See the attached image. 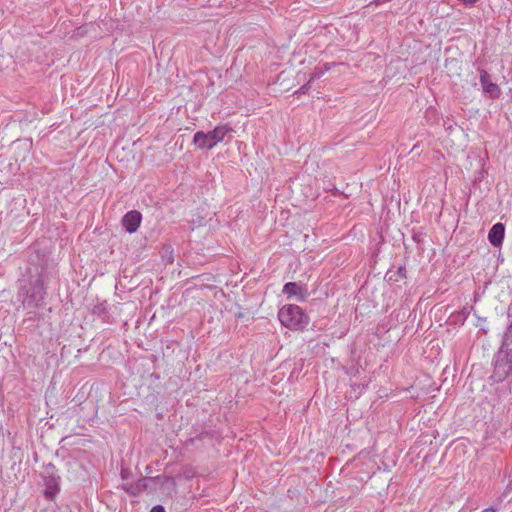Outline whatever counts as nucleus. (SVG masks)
<instances>
[{
	"label": "nucleus",
	"mask_w": 512,
	"mask_h": 512,
	"mask_svg": "<svg viewBox=\"0 0 512 512\" xmlns=\"http://www.w3.org/2000/svg\"><path fill=\"white\" fill-rule=\"evenodd\" d=\"M480 82L484 92L490 94L492 97L499 95L500 89L498 85L490 81L489 74L484 70L480 72Z\"/></svg>",
	"instance_id": "nucleus-6"
},
{
	"label": "nucleus",
	"mask_w": 512,
	"mask_h": 512,
	"mask_svg": "<svg viewBox=\"0 0 512 512\" xmlns=\"http://www.w3.org/2000/svg\"><path fill=\"white\" fill-rule=\"evenodd\" d=\"M305 90H306V86H303L300 88L299 92L305 93Z\"/></svg>",
	"instance_id": "nucleus-15"
},
{
	"label": "nucleus",
	"mask_w": 512,
	"mask_h": 512,
	"mask_svg": "<svg viewBox=\"0 0 512 512\" xmlns=\"http://www.w3.org/2000/svg\"><path fill=\"white\" fill-rule=\"evenodd\" d=\"M149 479H150L149 481L154 480V478H149ZM155 479H158V476H155Z\"/></svg>",
	"instance_id": "nucleus-16"
},
{
	"label": "nucleus",
	"mask_w": 512,
	"mask_h": 512,
	"mask_svg": "<svg viewBox=\"0 0 512 512\" xmlns=\"http://www.w3.org/2000/svg\"><path fill=\"white\" fill-rule=\"evenodd\" d=\"M59 491L58 479L52 478L46 482L45 496L52 499Z\"/></svg>",
	"instance_id": "nucleus-11"
},
{
	"label": "nucleus",
	"mask_w": 512,
	"mask_h": 512,
	"mask_svg": "<svg viewBox=\"0 0 512 512\" xmlns=\"http://www.w3.org/2000/svg\"><path fill=\"white\" fill-rule=\"evenodd\" d=\"M482 512H495V510L492 508H487V509H484Z\"/></svg>",
	"instance_id": "nucleus-13"
},
{
	"label": "nucleus",
	"mask_w": 512,
	"mask_h": 512,
	"mask_svg": "<svg viewBox=\"0 0 512 512\" xmlns=\"http://www.w3.org/2000/svg\"><path fill=\"white\" fill-rule=\"evenodd\" d=\"M141 213L136 210H131L127 212L122 218V225L129 233H134L140 226L141 223Z\"/></svg>",
	"instance_id": "nucleus-5"
},
{
	"label": "nucleus",
	"mask_w": 512,
	"mask_h": 512,
	"mask_svg": "<svg viewBox=\"0 0 512 512\" xmlns=\"http://www.w3.org/2000/svg\"><path fill=\"white\" fill-rule=\"evenodd\" d=\"M150 512H165V509L161 505H156L150 510Z\"/></svg>",
	"instance_id": "nucleus-12"
},
{
	"label": "nucleus",
	"mask_w": 512,
	"mask_h": 512,
	"mask_svg": "<svg viewBox=\"0 0 512 512\" xmlns=\"http://www.w3.org/2000/svg\"><path fill=\"white\" fill-rule=\"evenodd\" d=\"M193 143L199 148V149H213L212 144L209 141V137L207 133L203 131H197L193 136Z\"/></svg>",
	"instance_id": "nucleus-9"
},
{
	"label": "nucleus",
	"mask_w": 512,
	"mask_h": 512,
	"mask_svg": "<svg viewBox=\"0 0 512 512\" xmlns=\"http://www.w3.org/2000/svg\"><path fill=\"white\" fill-rule=\"evenodd\" d=\"M233 133V128L227 124H222L216 126L212 131L207 132L209 137V141L212 144L213 148L220 142L224 141L226 137L231 138Z\"/></svg>",
	"instance_id": "nucleus-4"
},
{
	"label": "nucleus",
	"mask_w": 512,
	"mask_h": 512,
	"mask_svg": "<svg viewBox=\"0 0 512 512\" xmlns=\"http://www.w3.org/2000/svg\"><path fill=\"white\" fill-rule=\"evenodd\" d=\"M510 375H512V322L504 333L502 345L496 354L493 377L496 381H503Z\"/></svg>",
	"instance_id": "nucleus-1"
},
{
	"label": "nucleus",
	"mask_w": 512,
	"mask_h": 512,
	"mask_svg": "<svg viewBox=\"0 0 512 512\" xmlns=\"http://www.w3.org/2000/svg\"><path fill=\"white\" fill-rule=\"evenodd\" d=\"M149 480L150 479L147 478H141L135 483H125L122 487L126 492L135 496L147 489Z\"/></svg>",
	"instance_id": "nucleus-8"
},
{
	"label": "nucleus",
	"mask_w": 512,
	"mask_h": 512,
	"mask_svg": "<svg viewBox=\"0 0 512 512\" xmlns=\"http://www.w3.org/2000/svg\"><path fill=\"white\" fill-rule=\"evenodd\" d=\"M45 295L46 288L41 277L30 281L27 285L23 286L19 292L22 305L30 312H34L44 304Z\"/></svg>",
	"instance_id": "nucleus-2"
},
{
	"label": "nucleus",
	"mask_w": 512,
	"mask_h": 512,
	"mask_svg": "<svg viewBox=\"0 0 512 512\" xmlns=\"http://www.w3.org/2000/svg\"><path fill=\"white\" fill-rule=\"evenodd\" d=\"M504 233L505 228L503 224L497 223L493 225L488 234L490 243L496 247L500 246L504 238Z\"/></svg>",
	"instance_id": "nucleus-7"
},
{
	"label": "nucleus",
	"mask_w": 512,
	"mask_h": 512,
	"mask_svg": "<svg viewBox=\"0 0 512 512\" xmlns=\"http://www.w3.org/2000/svg\"><path fill=\"white\" fill-rule=\"evenodd\" d=\"M283 293L288 297L299 296L303 298V289L295 282H288L284 285Z\"/></svg>",
	"instance_id": "nucleus-10"
},
{
	"label": "nucleus",
	"mask_w": 512,
	"mask_h": 512,
	"mask_svg": "<svg viewBox=\"0 0 512 512\" xmlns=\"http://www.w3.org/2000/svg\"><path fill=\"white\" fill-rule=\"evenodd\" d=\"M121 475H122V478H123V479H125V478H126V476H127L126 471H125V470H122Z\"/></svg>",
	"instance_id": "nucleus-14"
},
{
	"label": "nucleus",
	"mask_w": 512,
	"mask_h": 512,
	"mask_svg": "<svg viewBox=\"0 0 512 512\" xmlns=\"http://www.w3.org/2000/svg\"><path fill=\"white\" fill-rule=\"evenodd\" d=\"M278 318L282 325L292 330L304 329L308 324V316L293 304L283 306L278 312Z\"/></svg>",
	"instance_id": "nucleus-3"
}]
</instances>
